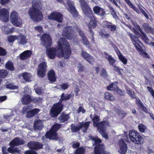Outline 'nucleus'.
Masks as SVG:
<instances>
[{
  "mask_svg": "<svg viewBox=\"0 0 154 154\" xmlns=\"http://www.w3.org/2000/svg\"><path fill=\"white\" fill-rule=\"evenodd\" d=\"M58 45L57 51L53 48L47 49L46 52L48 57L51 59L54 58L57 52V55L59 57H63L65 59L68 58L71 53L69 43L65 39L61 38L58 40Z\"/></svg>",
  "mask_w": 154,
  "mask_h": 154,
  "instance_id": "obj_1",
  "label": "nucleus"
},
{
  "mask_svg": "<svg viewBox=\"0 0 154 154\" xmlns=\"http://www.w3.org/2000/svg\"><path fill=\"white\" fill-rule=\"evenodd\" d=\"M92 120L94 126L97 127L99 132L102 136L105 139H107L109 137L105 130V127L107 124L106 122L103 121L98 123V122L100 120V117L96 114L94 115Z\"/></svg>",
  "mask_w": 154,
  "mask_h": 154,
  "instance_id": "obj_2",
  "label": "nucleus"
},
{
  "mask_svg": "<svg viewBox=\"0 0 154 154\" xmlns=\"http://www.w3.org/2000/svg\"><path fill=\"white\" fill-rule=\"evenodd\" d=\"M60 125L58 124H55L51 128L49 132H48L44 136H43L42 140L43 142L48 141V139H52L57 140L58 139L57 134L56 132L59 129Z\"/></svg>",
  "mask_w": 154,
  "mask_h": 154,
  "instance_id": "obj_3",
  "label": "nucleus"
},
{
  "mask_svg": "<svg viewBox=\"0 0 154 154\" xmlns=\"http://www.w3.org/2000/svg\"><path fill=\"white\" fill-rule=\"evenodd\" d=\"M33 8L29 9L28 14L30 18L32 20L35 21H39L42 20L43 16L42 13L40 11L39 8L36 4L34 5L32 2Z\"/></svg>",
  "mask_w": 154,
  "mask_h": 154,
  "instance_id": "obj_4",
  "label": "nucleus"
},
{
  "mask_svg": "<svg viewBox=\"0 0 154 154\" xmlns=\"http://www.w3.org/2000/svg\"><path fill=\"white\" fill-rule=\"evenodd\" d=\"M74 26H72L68 27V28H65L62 33V35L66 37L67 39L72 40L74 43L76 44L78 40L73 30H72L74 29Z\"/></svg>",
  "mask_w": 154,
  "mask_h": 154,
  "instance_id": "obj_5",
  "label": "nucleus"
},
{
  "mask_svg": "<svg viewBox=\"0 0 154 154\" xmlns=\"http://www.w3.org/2000/svg\"><path fill=\"white\" fill-rule=\"evenodd\" d=\"M93 145H97L95 147L94 152V154H110L109 153H105L104 151V146L102 144H98L101 143L100 140L99 139L98 137H92L91 138Z\"/></svg>",
  "mask_w": 154,
  "mask_h": 154,
  "instance_id": "obj_6",
  "label": "nucleus"
},
{
  "mask_svg": "<svg viewBox=\"0 0 154 154\" xmlns=\"http://www.w3.org/2000/svg\"><path fill=\"white\" fill-rule=\"evenodd\" d=\"M129 136L130 139L134 143L139 144L143 143V138L136 131L132 130L130 131Z\"/></svg>",
  "mask_w": 154,
  "mask_h": 154,
  "instance_id": "obj_7",
  "label": "nucleus"
},
{
  "mask_svg": "<svg viewBox=\"0 0 154 154\" xmlns=\"http://www.w3.org/2000/svg\"><path fill=\"white\" fill-rule=\"evenodd\" d=\"M63 105L60 103H55L50 110V114L52 117L57 116L62 111Z\"/></svg>",
  "mask_w": 154,
  "mask_h": 154,
  "instance_id": "obj_8",
  "label": "nucleus"
},
{
  "mask_svg": "<svg viewBox=\"0 0 154 154\" xmlns=\"http://www.w3.org/2000/svg\"><path fill=\"white\" fill-rule=\"evenodd\" d=\"M81 7L85 14L88 17H92V11L85 0H79Z\"/></svg>",
  "mask_w": 154,
  "mask_h": 154,
  "instance_id": "obj_9",
  "label": "nucleus"
},
{
  "mask_svg": "<svg viewBox=\"0 0 154 154\" xmlns=\"http://www.w3.org/2000/svg\"><path fill=\"white\" fill-rule=\"evenodd\" d=\"M64 5L66 7H67V6H68V9L73 16H77L78 13L74 7V5L72 2L71 0H66V2L64 3Z\"/></svg>",
  "mask_w": 154,
  "mask_h": 154,
  "instance_id": "obj_10",
  "label": "nucleus"
},
{
  "mask_svg": "<svg viewBox=\"0 0 154 154\" xmlns=\"http://www.w3.org/2000/svg\"><path fill=\"white\" fill-rule=\"evenodd\" d=\"M46 63L44 62L41 63L38 66L37 75L38 76L42 78L45 76L47 70Z\"/></svg>",
  "mask_w": 154,
  "mask_h": 154,
  "instance_id": "obj_11",
  "label": "nucleus"
},
{
  "mask_svg": "<svg viewBox=\"0 0 154 154\" xmlns=\"http://www.w3.org/2000/svg\"><path fill=\"white\" fill-rule=\"evenodd\" d=\"M42 45L47 48L51 45L52 41L50 36L48 34H44L41 38Z\"/></svg>",
  "mask_w": 154,
  "mask_h": 154,
  "instance_id": "obj_12",
  "label": "nucleus"
},
{
  "mask_svg": "<svg viewBox=\"0 0 154 154\" xmlns=\"http://www.w3.org/2000/svg\"><path fill=\"white\" fill-rule=\"evenodd\" d=\"M48 18L49 19L54 20L60 23L63 21L62 15L57 12L52 13L48 16Z\"/></svg>",
  "mask_w": 154,
  "mask_h": 154,
  "instance_id": "obj_13",
  "label": "nucleus"
},
{
  "mask_svg": "<svg viewBox=\"0 0 154 154\" xmlns=\"http://www.w3.org/2000/svg\"><path fill=\"white\" fill-rule=\"evenodd\" d=\"M27 146L31 149L37 150L42 148L43 145L39 142L32 141L28 143Z\"/></svg>",
  "mask_w": 154,
  "mask_h": 154,
  "instance_id": "obj_14",
  "label": "nucleus"
},
{
  "mask_svg": "<svg viewBox=\"0 0 154 154\" xmlns=\"http://www.w3.org/2000/svg\"><path fill=\"white\" fill-rule=\"evenodd\" d=\"M9 17V12L6 9L3 8L0 10V19L2 21L7 22Z\"/></svg>",
  "mask_w": 154,
  "mask_h": 154,
  "instance_id": "obj_15",
  "label": "nucleus"
},
{
  "mask_svg": "<svg viewBox=\"0 0 154 154\" xmlns=\"http://www.w3.org/2000/svg\"><path fill=\"white\" fill-rule=\"evenodd\" d=\"M129 35L131 39L132 42L135 47L138 51H140L141 48L139 43H141V42L138 40V38L132 34H129Z\"/></svg>",
  "mask_w": 154,
  "mask_h": 154,
  "instance_id": "obj_16",
  "label": "nucleus"
},
{
  "mask_svg": "<svg viewBox=\"0 0 154 154\" xmlns=\"http://www.w3.org/2000/svg\"><path fill=\"white\" fill-rule=\"evenodd\" d=\"M120 149L118 152L120 154H125L127 150V145L122 139L119 140V142Z\"/></svg>",
  "mask_w": 154,
  "mask_h": 154,
  "instance_id": "obj_17",
  "label": "nucleus"
},
{
  "mask_svg": "<svg viewBox=\"0 0 154 154\" xmlns=\"http://www.w3.org/2000/svg\"><path fill=\"white\" fill-rule=\"evenodd\" d=\"M103 26L105 28H107L111 32H114L116 30V26L112 23L107 21H104L103 22Z\"/></svg>",
  "mask_w": 154,
  "mask_h": 154,
  "instance_id": "obj_18",
  "label": "nucleus"
},
{
  "mask_svg": "<svg viewBox=\"0 0 154 154\" xmlns=\"http://www.w3.org/2000/svg\"><path fill=\"white\" fill-rule=\"evenodd\" d=\"M81 55L90 63L92 64L94 62V59L93 57L86 52L82 51L81 52Z\"/></svg>",
  "mask_w": 154,
  "mask_h": 154,
  "instance_id": "obj_19",
  "label": "nucleus"
},
{
  "mask_svg": "<svg viewBox=\"0 0 154 154\" xmlns=\"http://www.w3.org/2000/svg\"><path fill=\"white\" fill-rule=\"evenodd\" d=\"M93 10L94 13L99 15L103 16L106 14L105 10L99 6H96L93 8Z\"/></svg>",
  "mask_w": 154,
  "mask_h": 154,
  "instance_id": "obj_20",
  "label": "nucleus"
},
{
  "mask_svg": "<svg viewBox=\"0 0 154 154\" xmlns=\"http://www.w3.org/2000/svg\"><path fill=\"white\" fill-rule=\"evenodd\" d=\"M43 127L42 121L40 120H36L34 124V130H41Z\"/></svg>",
  "mask_w": 154,
  "mask_h": 154,
  "instance_id": "obj_21",
  "label": "nucleus"
},
{
  "mask_svg": "<svg viewBox=\"0 0 154 154\" xmlns=\"http://www.w3.org/2000/svg\"><path fill=\"white\" fill-rule=\"evenodd\" d=\"M104 53L105 58L107 59L109 64L112 67H115V63L116 60L112 57V56L109 55L106 53L104 52Z\"/></svg>",
  "mask_w": 154,
  "mask_h": 154,
  "instance_id": "obj_22",
  "label": "nucleus"
},
{
  "mask_svg": "<svg viewBox=\"0 0 154 154\" xmlns=\"http://www.w3.org/2000/svg\"><path fill=\"white\" fill-rule=\"evenodd\" d=\"M32 54V52L30 50L25 51L20 55V58L22 60L26 59L30 57Z\"/></svg>",
  "mask_w": 154,
  "mask_h": 154,
  "instance_id": "obj_23",
  "label": "nucleus"
},
{
  "mask_svg": "<svg viewBox=\"0 0 154 154\" xmlns=\"http://www.w3.org/2000/svg\"><path fill=\"white\" fill-rule=\"evenodd\" d=\"M142 27L147 33H151L154 34V29L152 28L148 23H143Z\"/></svg>",
  "mask_w": 154,
  "mask_h": 154,
  "instance_id": "obj_24",
  "label": "nucleus"
},
{
  "mask_svg": "<svg viewBox=\"0 0 154 154\" xmlns=\"http://www.w3.org/2000/svg\"><path fill=\"white\" fill-rule=\"evenodd\" d=\"M21 100L23 104H26L32 102V98L29 95L25 94L22 98Z\"/></svg>",
  "mask_w": 154,
  "mask_h": 154,
  "instance_id": "obj_25",
  "label": "nucleus"
},
{
  "mask_svg": "<svg viewBox=\"0 0 154 154\" xmlns=\"http://www.w3.org/2000/svg\"><path fill=\"white\" fill-rule=\"evenodd\" d=\"M91 122H88L85 123L80 122L79 123L80 129H81L83 132H85Z\"/></svg>",
  "mask_w": 154,
  "mask_h": 154,
  "instance_id": "obj_26",
  "label": "nucleus"
},
{
  "mask_svg": "<svg viewBox=\"0 0 154 154\" xmlns=\"http://www.w3.org/2000/svg\"><path fill=\"white\" fill-rule=\"evenodd\" d=\"M17 40L19 45H24L26 43V40L24 35H20L17 36Z\"/></svg>",
  "mask_w": 154,
  "mask_h": 154,
  "instance_id": "obj_27",
  "label": "nucleus"
},
{
  "mask_svg": "<svg viewBox=\"0 0 154 154\" xmlns=\"http://www.w3.org/2000/svg\"><path fill=\"white\" fill-rule=\"evenodd\" d=\"M48 79L51 82H54L56 79L55 73L53 70L49 71L48 74Z\"/></svg>",
  "mask_w": 154,
  "mask_h": 154,
  "instance_id": "obj_28",
  "label": "nucleus"
},
{
  "mask_svg": "<svg viewBox=\"0 0 154 154\" xmlns=\"http://www.w3.org/2000/svg\"><path fill=\"white\" fill-rule=\"evenodd\" d=\"M69 118V114L62 113L59 117L58 119L61 122H64L67 121Z\"/></svg>",
  "mask_w": 154,
  "mask_h": 154,
  "instance_id": "obj_29",
  "label": "nucleus"
},
{
  "mask_svg": "<svg viewBox=\"0 0 154 154\" xmlns=\"http://www.w3.org/2000/svg\"><path fill=\"white\" fill-rule=\"evenodd\" d=\"M7 151L9 152L14 154H20L21 152L18 148H14L12 147L9 148Z\"/></svg>",
  "mask_w": 154,
  "mask_h": 154,
  "instance_id": "obj_30",
  "label": "nucleus"
},
{
  "mask_svg": "<svg viewBox=\"0 0 154 154\" xmlns=\"http://www.w3.org/2000/svg\"><path fill=\"white\" fill-rule=\"evenodd\" d=\"M2 29L4 32L3 33L7 35L10 33L13 32L14 27H13L10 28L8 26H2Z\"/></svg>",
  "mask_w": 154,
  "mask_h": 154,
  "instance_id": "obj_31",
  "label": "nucleus"
},
{
  "mask_svg": "<svg viewBox=\"0 0 154 154\" xmlns=\"http://www.w3.org/2000/svg\"><path fill=\"white\" fill-rule=\"evenodd\" d=\"M126 3L131 8L134 9L136 12L138 14H140V12L138 9L130 1V0H124Z\"/></svg>",
  "mask_w": 154,
  "mask_h": 154,
  "instance_id": "obj_32",
  "label": "nucleus"
},
{
  "mask_svg": "<svg viewBox=\"0 0 154 154\" xmlns=\"http://www.w3.org/2000/svg\"><path fill=\"white\" fill-rule=\"evenodd\" d=\"M138 8L140 10L139 11L142 14L146 19L147 20L149 19V16H151L149 12L146 10L145 11L143 10L140 6H139Z\"/></svg>",
  "mask_w": 154,
  "mask_h": 154,
  "instance_id": "obj_33",
  "label": "nucleus"
},
{
  "mask_svg": "<svg viewBox=\"0 0 154 154\" xmlns=\"http://www.w3.org/2000/svg\"><path fill=\"white\" fill-rule=\"evenodd\" d=\"M5 67L8 70L11 71H14V67L12 62L11 61H8L5 64Z\"/></svg>",
  "mask_w": 154,
  "mask_h": 154,
  "instance_id": "obj_34",
  "label": "nucleus"
},
{
  "mask_svg": "<svg viewBox=\"0 0 154 154\" xmlns=\"http://www.w3.org/2000/svg\"><path fill=\"white\" fill-rule=\"evenodd\" d=\"M89 18H91V19L89 24V27L91 28L95 27L96 26V22L95 18L93 17V15L92 17Z\"/></svg>",
  "mask_w": 154,
  "mask_h": 154,
  "instance_id": "obj_35",
  "label": "nucleus"
},
{
  "mask_svg": "<svg viewBox=\"0 0 154 154\" xmlns=\"http://www.w3.org/2000/svg\"><path fill=\"white\" fill-rule=\"evenodd\" d=\"M104 95L105 98L107 100L113 101L115 99V97L113 96L109 92H106Z\"/></svg>",
  "mask_w": 154,
  "mask_h": 154,
  "instance_id": "obj_36",
  "label": "nucleus"
},
{
  "mask_svg": "<svg viewBox=\"0 0 154 154\" xmlns=\"http://www.w3.org/2000/svg\"><path fill=\"white\" fill-rule=\"evenodd\" d=\"M14 21H11V23L13 25L17 26H21L22 21L20 17L15 19Z\"/></svg>",
  "mask_w": 154,
  "mask_h": 154,
  "instance_id": "obj_37",
  "label": "nucleus"
},
{
  "mask_svg": "<svg viewBox=\"0 0 154 154\" xmlns=\"http://www.w3.org/2000/svg\"><path fill=\"white\" fill-rule=\"evenodd\" d=\"M11 21H14L15 19L19 18L17 12L15 11H13L10 15Z\"/></svg>",
  "mask_w": 154,
  "mask_h": 154,
  "instance_id": "obj_38",
  "label": "nucleus"
},
{
  "mask_svg": "<svg viewBox=\"0 0 154 154\" xmlns=\"http://www.w3.org/2000/svg\"><path fill=\"white\" fill-rule=\"evenodd\" d=\"M71 97L72 95L71 94H65L63 93L61 96L60 100H67L69 99Z\"/></svg>",
  "mask_w": 154,
  "mask_h": 154,
  "instance_id": "obj_39",
  "label": "nucleus"
},
{
  "mask_svg": "<svg viewBox=\"0 0 154 154\" xmlns=\"http://www.w3.org/2000/svg\"><path fill=\"white\" fill-rule=\"evenodd\" d=\"M22 76L23 78L26 81H30L31 80L32 75L30 74L25 72L23 74Z\"/></svg>",
  "mask_w": 154,
  "mask_h": 154,
  "instance_id": "obj_40",
  "label": "nucleus"
},
{
  "mask_svg": "<svg viewBox=\"0 0 154 154\" xmlns=\"http://www.w3.org/2000/svg\"><path fill=\"white\" fill-rule=\"evenodd\" d=\"M71 129L72 132H77L80 129L79 125L77 126L74 124H72Z\"/></svg>",
  "mask_w": 154,
  "mask_h": 154,
  "instance_id": "obj_41",
  "label": "nucleus"
},
{
  "mask_svg": "<svg viewBox=\"0 0 154 154\" xmlns=\"http://www.w3.org/2000/svg\"><path fill=\"white\" fill-rule=\"evenodd\" d=\"M117 86L114 83H112L109 86H108L107 87V89L108 90H111V91H116V90Z\"/></svg>",
  "mask_w": 154,
  "mask_h": 154,
  "instance_id": "obj_42",
  "label": "nucleus"
},
{
  "mask_svg": "<svg viewBox=\"0 0 154 154\" xmlns=\"http://www.w3.org/2000/svg\"><path fill=\"white\" fill-rule=\"evenodd\" d=\"M8 72L5 69H0V77L5 78L7 76Z\"/></svg>",
  "mask_w": 154,
  "mask_h": 154,
  "instance_id": "obj_43",
  "label": "nucleus"
},
{
  "mask_svg": "<svg viewBox=\"0 0 154 154\" xmlns=\"http://www.w3.org/2000/svg\"><path fill=\"white\" fill-rule=\"evenodd\" d=\"M126 91L127 93L132 98L134 99L135 98V95L133 91L129 89H127Z\"/></svg>",
  "mask_w": 154,
  "mask_h": 154,
  "instance_id": "obj_44",
  "label": "nucleus"
},
{
  "mask_svg": "<svg viewBox=\"0 0 154 154\" xmlns=\"http://www.w3.org/2000/svg\"><path fill=\"white\" fill-rule=\"evenodd\" d=\"M18 138L16 137L12 141H11L10 143V145L11 146H18Z\"/></svg>",
  "mask_w": 154,
  "mask_h": 154,
  "instance_id": "obj_45",
  "label": "nucleus"
},
{
  "mask_svg": "<svg viewBox=\"0 0 154 154\" xmlns=\"http://www.w3.org/2000/svg\"><path fill=\"white\" fill-rule=\"evenodd\" d=\"M139 131L141 132H144L146 129V126L142 124H140L138 126Z\"/></svg>",
  "mask_w": 154,
  "mask_h": 154,
  "instance_id": "obj_46",
  "label": "nucleus"
},
{
  "mask_svg": "<svg viewBox=\"0 0 154 154\" xmlns=\"http://www.w3.org/2000/svg\"><path fill=\"white\" fill-rule=\"evenodd\" d=\"M85 150L82 147L78 148L75 152L74 154H84Z\"/></svg>",
  "mask_w": 154,
  "mask_h": 154,
  "instance_id": "obj_47",
  "label": "nucleus"
},
{
  "mask_svg": "<svg viewBox=\"0 0 154 154\" xmlns=\"http://www.w3.org/2000/svg\"><path fill=\"white\" fill-rule=\"evenodd\" d=\"M100 75L103 77H106L108 76L107 72L104 69H102L100 71Z\"/></svg>",
  "mask_w": 154,
  "mask_h": 154,
  "instance_id": "obj_48",
  "label": "nucleus"
},
{
  "mask_svg": "<svg viewBox=\"0 0 154 154\" xmlns=\"http://www.w3.org/2000/svg\"><path fill=\"white\" fill-rule=\"evenodd\" d=\"M6 88L12 89H17L18 88L17 86L16 85H14L11 84H7L6 85Z\"/></svg>",
  "mask_w": 154,
  "mask_h": 154,
  "instance_id": "obj_49",
  "label": "nucleus"
},
{
  "mask_svg": "<svg viewBox=\"0 0 154 154\" xmlns=\"http://www.w3.org/2000/svg\"><path fill=\"white\" fill-rule=\"evenodd\" d=\"M42 99V98L40 97H33L32 98V102H33L35 103H38L41 102Z\"/></svg>",
  "mask_w": 154,
  "mask_h": 154,
  "instance_id": "obj_50",
  "label": "nucleus"
},
{
  "mask_svg": "<svg viewBox=\"0 0 154 154\" xmlns=\"http://www.w3.org/2000/svg\"><path fill=\"white\" fill-rule=\"evenodd\" d=\"M142 35V39L146 43L148 44V41L149 38L146 35V34L144 33H143L141 34Z\"/></svg>",
  "mask_w": 154,
  "mask_h": 154,
  "instance_id": "obj_51",
  "label": "nucleus"
},
{
  "mask_svg": "<svg viewBox=\"0 0 154 154\" xmlns=\"http://www.w3.org/2000/svg\"><path fill=\"white\" fill-rule=\"evenodd\" d=\"M119 58L120 60L123 63L125 64L127 63V59L122 55L119 56Z\"/></svg>",
  "mask_w": 154,
  "mask_h": 154,
  "instance_id": "obj_52",
  "label": "nucleus"
},
{
  "mask_svg": "<svg viewBox=\"0 0 154 154\" xmlns=\"http://www.w3.org/2000/svg\"><path fill=\"white\" fill-rule=\"evenodd\" d=\"M60 87L59 88L60 89H63V90H66L69 87V85L65 83L59 86Z\"/></svg>",
  "mask_w": 154,
  "mask_h": 154,
  "instance_id": "obj_53",
  "label": "nucleus"
},
{
  "mask_svg": "<svg viewBox=\"0 0 154 154\" xmlns=\"http://www.w3.org/2000/svg\"><path fill=\"white\" fill-rule=\"evenodd\" d=\"M17 36H10L8 38V41L10 42H14L16 39H17Z\"/></svg>",
  "mask_w": 154,
  "mask_h": 154,
  "instance_id": "obj_54",
  "label": "nucleus"
},
{
  "mask_svg": "<svg viewBox=\"0 0 154 154\" xmlns=\"http://www.w3.org/2000/svg\"><path fill=\"white\" fill-rule=\"evenodd\" d=\"M136 103L137 105L140 107L143 105L140 99L138 98H136Z\"/></svg>",
  "mask_w": 154,
  "mask_h": 154,
  "instance_id": "obj_55",
  "label": "nucleus"
},
{
  "mask_svg": "<svg viewBox=\"0 0 154 154\" xmlns=\"http://www.w3.org/2000/svg\"><path fill=\"white\" fill-rule=\"evenodd\" d=\"M147 89L149 92H150L152 96L154 98V90L152 88L149 87H147Z\"/></svg>",
  "mask_w": 154,
  "mask_h": 154,
  "instance_id": "obj_56",
  "label": "nucleus"
},
{
  "mask_svg": "<svg viewBox=\"0 0 154 154\" xmlns=\"http://www.w3.org/2000/svg\"><path fill=\"white\" fill-rule=\"evenodd\" d=\"M82 43L85 45H88L89 44V42L85 37L82 38Z\"/></svg>",
  "mask_w": 154,
  "mask_h": 154,
  "instance_id": "obj_57",
  "label": "nucleus"
},
{
  "mask_svg": "<svg viewBox=\"0 0 154 154\" xmlns=\"http://www.w3.org/2000/svg\"><path fill=\"white\" fill-rule=\"evenodd\" d=\"M109 8L110 12H111V13L113 15V17L116 18V16L117 15L115 12L113 8L112 7H110Z\"/></svg>",
  "mask_w": 154,
  "mask_h": 154,
  "instance_id": "obj_58",
  "label": "nucleus"
},
{
  "mask_svg": "<svg viewBox=\"0 0 154 154\" xmlns=\"http://www.w3.org/2000/svg\"><path fill=\"white\" fill-rule=\"evenodd\" d=\"M35 30L39 32H41L42 31V28L41 26H37L35 28Z\"/></svg>",
  "mask_w": 154,
  "mask_h": 154,
  "instance_id": "obj_59",
  "label": "nucleus"
},
{
  "mask_svg": "<svg viewBox=\"0 0 154 154\" xmlns=\"http://www.w3.org/2000/svg\"><path fill=\"white\" fill-rule=\"evenodd\" d=\"M116 91L118 94H120L122 96H123L124 95V92L121 90L118 89V87L117 88L116 90Z\"/></svg>",
  "mask_w": 154,
  "mask_h": 154,
  "instance_id": "obj_60",
  "label": "nucleus"
},
{
  "mask_svg": "<svg viewBox=\"0 0 154 154\" xmlns=\"http://www.w3.org/2000/svg\"><path fill=\"white\" fill-rule=\"evenodd\" d=\"M32 110L28 111L26 115V117L27 118H30L34 116Z\"/></svg>",
  "mask_w": 154,
  "mask_h": 154,
  "instance_id": "obj_61",
  "label": "nucleus"
},
{
  "mask_svg": "<svg viewBox=\"0 0 154 154\" xmlns=\"http://www.w3.org/2000/svg\"><path fill=\"white\" fill-rule=\"evenodd\" d=\"M31 110L34 116L37 114L40 111V110L38 109H34Z\"/></svg>",
  "mask_w": 154,
  "mask_h": 154,
  "instance_id": "obj_62",
  "label": "nucleus"
},
{
  "mask_svg": "<svg viewBox=\"0 0 154 154\" xmlns=\"http://www.w3.org/2000/svg\"><path fill=\"white\" fill-rule=\"evenodd\" d=\"M35 92L38 95H41L42 93V90L40 88H38L35 90Z\"/></svg>",
  "mask_w": 154,
  "mask_h": 154,
  "instance_id": "obj_63",
  "label": "nucleus"
},
{
  "mask_svg": "<svg viewBox=\"0 0 154 154\" xmlns=\"http://www.w3.org/2000/svg\"><path fill=\"white\" fill-rule=\"evenodd\" d=\"M25 154H38V153L35 151L28 150L26 152Z\"/></svg>",
  "mask_w": 154,
  "mask_h": 154,
  "instance_id": "obj_64",
  "label": "nucleus"
}]
</instances>
